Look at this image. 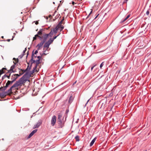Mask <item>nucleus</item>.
Instances as JSON below:
<instances>
[{
    "mask_svg": "<svg viewBox=\"0 0 151 151\" xmlns=\"http://www.w3.org/2000/svg\"><path fill=\"white\" fill-rule=\"evenodd\" d=\"M25 80L24 78L22 77L18 81H17L7 92L2 93L1 95L3 96H5L7 95L10 94L12 92V89L14 88H17L24 82Z\"/></svg>",
    "mask_w": 151,
    "mask_h": 151,
    "instance_id": "obj_1",
    "label": "nucleus"
},
{
    "mask_svg": "<svg viewBox=\"0 0 151 151\" xmlns=\"http://www.w3.org/2000/svg\"><path fill=\"white\" fill-rule=\"evenodd\" d=\"M53 35V32L52 31H51L50 32L47 34H45L43 35V36L42 37H43V41H45V42L48 36H50V37H51Z\"/></svg>",
    "mask_w": 151,
    "mask_h": 151,
    "instance_id": "obj_2",
    "label": "nucleus"
},
{
    "mask_svg": "<svg viewBox=\"0 0 151 151\" xmlns=\"http://www.w3.org/2000/svg\"><path fill=\"white\" fill-rule=\"evenodd\" d=\"M20 76H21V75L18 74H14L12 75L11 77V80H12L11 81L13 83Z\"/></svg>",
    "mask_w": 151,
    "mask_h": 151,
    "instance_id": "obj_3",
    "label": "nucleus"
},
{
    "mask_svg": "<svg viewBox=\"0 0 151 151\" xmlns=\"http://www.w3.org/2000/svg\"><path fill=\"white\" fill-rule=\"evenodd\" d=\"M63 118L62 117V114L61 113H59L58 114V124L61 125L63 124L62 120Z\"/></svg>",
    "mask_w": 151,
    "mask_h": 151,
    "instance_id": "obj_4",
    "label": "nucleus"
},
{
    "mask_svg": "<svg viewBox=\"0 0 151 151\" xmlns=\"http://www.w3.org/2000/svg\"><path fill=\"white\" fill-rule=\"evenodd\" d=\"M56 117L55 115H53L51 120V124L52 126H54L56 122Z\"/></svg>",
    "mask_w": 151,
    "mask_h": 151,
    "instance_id": "obj_5",
    "label": "nucleus"
},
{
    "mask_svg": "<svg viewBox=\"0 0 151 151\" xmlns=\"http://www.w3.org/2000/svg\"><path fill=\"white\" fill-rule=\"evenodd\" d=\"M42 123V121L41 120H39L37 123L35 124L33 126V128L35 129L36 128H38L39 126Z\"/></svg>",
    "mask_w": 151,
    "mask_h": 151,
    "instance_id": "obj_6",
    "label": "nucleus"
},
{
    "mask_svg": "<svg viewBox=\"0 0 151 151\" xmlns=\"http://www.w3.org/2000/svg\"><path fill=\"white\" fill-rule=\"evenodd\" d=\"M15 68V65L14 64L12 65L10 68V69L8 70V72H7V74L8 73H12L15 72V71L13 70V69L14 68Z\"/></svg>",
    "mask_w": 151,
    "mask_h": 151,
    "instance_id": "obj_7",
    "label": "nucleus"
},
{
    "mask_svg": "<svg viewBox=\"0 0 151 151\" xmlns=\"http://www.w3.org/2000/svg\"><path fill=\"white\" fill-rule=\"evenodd\" d=\"M52 42V41H50L49 40L47 42L45 43L44 45V47L46 48L47 49L48 48L49 45Z\"/></svg>",
    "mask_w": 151,
    "mask_h": 151,
    "instance_id": "obj_8",
    "label": "nucleus"
},
{
    "mask_svg": "<svg viewBox=\"0 0 151 151\" xmlns=\"http://www.w3.org/2000/svg\"><path fill=\"white\" fill-rule=\"evenodd\" d=\"M34 51L32 52V55L31 57V59L29 61V62L31 63V66H32V65L33 63H35V60L34 59Z\"/></svg>",
    "mask_w": 151,
    "mask_h": 151,
    "instance_id": "obj_9",
    "label": "nucleus"
},
{
    "mask_svg": "<svg viewBox=\"0 0 151 151\" xmlns=\"http://www.w3.org/2000/svg\"><path fill=\"white\" fill-rule=\"evenodd\" d=\"M58 30H60V29L58 27V26H57L55 28L53 29L52 30H51V31H52L53 32V34L54 33L55 34L57 32Z\"/></svg>",
    "mask_w": 151,
    "mask_h": 151,
    "instance_id": "obj_10",
    "label": "nucleus"
},
{
    "mask_svg": "<svg viewBox=\"0 0 151 151\" xmlns=\"http://www.w3.org/2000/svg\"><path fill=\"white\" fill-rule=\"evenodd\" d=\"M63 19H62L58 24V25L57 26H58V27L60 29V31H61L64 28L63 26H62L61 24H62V22Z\"/></svg>",
    "mask_w": 151,
    "mask_h": 151,
    "instance_id": "obj_11",
    "label": "nucleus"
},
{
    "mask_svg": "<svg viewBox=\"0 0 151 151\" xmlns=\"http://www.w3.org/2000/svg\"><path fill=\"white\" fill-rule=\"evenodd\" d=\"M12 83H12L11 81H8L6 83V85L4 87L5 89H4V90H5L6 88L9 86V85L12 84Z\"/></svg>",
    "mask_w": 151,
    "mask_h": 151,
    "instance_id": "obj_12",
    "label": "nucleus"
},
{
    "mask_svg": "<svg viewBox=\"0 0 151 151\" xmlns=\"http://www.w3.org/2000/svg\"><path fill=\"white\" fill-rule=\"evenodd\" d=\"M11 74L10 73H8L7 74V73L6 74H5L2 77V79H3L4 78H5L6 77H7L9 79L10 77V76Z\"/></svg>",
    "mask_w": 151,
    "mask_h": 151,
    "instance_id": "obj_13",
    "label": "nucleus"
},
{
    "mask_svg": "<svg viewBox=\"0 0 151 151\" xmlns=\"http://www.w3.org/2000/svg\"><path fill=\"white\" fill-rule=\"evenodd\" d=\"M45 42V41H42L40 43H39L37 45V46H38L39 47L38 50L39 49V48L41 46H42L43 44Z\"/></svg>",
    "mask_w": 151,
    "mask_h": 151,
    "instance_id": "obj_14",
    "label": "nucleus"
},
{
    "mask_svg": "<svg viewBox=\"0 0 151 151\" xmlns=\"http://www.w3.org/2000/svg\"><path fill=\"white\" fill-rule=\"evenodd\" d=\"M44 29H40L39 31L37 33L38 34H39L40 35H42V32L44 31Z\"/></svg>",
    "mask_w": 151,
    "mask_h": 151,
    "instance_id": "obj_15",
    "label": "nucleus"
},
{
    "mask_svg": "<svg viewBox=\"0 0 151 151\" xmlns=\"http://www.w3.org/2000/svg\"><path fill=\"white\" fill-rule=\"evenodd\" d=\"M6 70V68H3L1 69L0 70V74L1 75L5 72V71H3V70Z\"/></svg>",
    "mask_w": 151,
    "mask_h": 151,
    "instance_id": "obj_16",
    "label": "nucleus"
},
{
    "mask_svg": "<svg viewBox=\"0 0 151 151\" xmlns=\"http://www.w3.org/2000/svg\"><path fill=\"white\" fill-rule=\"evenodd\" d=\"M37 68V66H35L33 68V70L32 71H31L30 72V73L31 74H32L35 71V70Z\"/></svg>",
    "mask_w": 151,
    "mask_h": 151,
    "instance_id": "obj_17",
    "label": "nucleus"
},
{
    "mask_svg": "<svg viewBox=\"0 0 151 151\" xmlns=\"http://www.w3.org/2000/svg\"><path fill=\"white\" fill-rule=\"evenodd\" d=\"M13 60L14 61H13L14 64L15 65L18 62V59L17 58L16 59L15 58H13Z\"/></svg>",
    "mask_w": 151,
    "mask_h": 151,
    "instance_id": "obj_18",
    "label": "nucleus"
},
{
    "mask_svg": "<svg viewBox=\"0 0 151 151\" xmlns=\"http://www.w3.org/2000/svg\"><path fill=\"white\" fill-rule=\"evenodd\" d=\"M96 139V138H95L92 140V141H91V142L90 143V146H91L93 145V144L95 142V141Z\"/></svg>",
    "mask_w": 151,
    "mask_h": 151,
    "instance_id": "obj_19",
    "label": "nucleus"
},
{
    "mask_svg": "<svg viewBox=\"0 0 151 151\" xmlns=\"http://www.w3.org/2000/svg\"><path fill=\"white\" fill-rule=\"evenodd\" d=\"M27 64H28V65L27 67V68L25 69L26 70L27 72H28L29 71V70H30V69H31V66L30 65V67H29V63H28Z\"/></svg>",
    "mask_w": 151,
    "mask_h": 151,
    "instance_id": "obj_20",
    "label": "nucleus"
},
{
    "mask_svg": "<svg viewBox=\"0 0 151 151\" xmlns=\"http://www.w3.org/2000/svg\"><path fill=\"white\" fill-rule=\"evenodd\" d=\"M73 97L72 96H71L69 99V103H71L73 101Z\"/></svg>",
    "mask_w": 151,
    "mask_h": 151,
    "instance_id": "obj_21",
    "label": "nucleus"
},
{
    "mask_svg": "<svg viewBox=\"0 0 151 151\" xmlns=\"http://www.w3.org/2000/svg\"><path fill=\"white\" fill-rule=\"evenodd\" d=\"M35 63L36 64V65L35 66H37V67L38 65L40 63V60H39V59H38L37 60H35Z\"/></svg>",
    "mask_w": 151,
    "mask_h": 151,
    "instance_id": "obj_22",
    "label": "nucleus"
},
{
    "mask_svg": "<svg viewBox=\"0 0 151 151\" xmlns=\"http://www.w3.org/2000/svg\"><path fill=\"white\" fill-rule=\"evenodd\" d=\"M59 34L57 36H55V37H54L52 39L51 38L50 40V41H51L52 42L59 35Z\"/></svg>",
    "mask_w": 151,
    "mask_h": 151,
    "instance_id": "obj_23",
    "label": "nucleus"
},
{
    "mask_svg": "<svg viewBox=\"0 0 151 151\" xmlns=\"http://www.w3.org/2000/svg\"><path fill=\"white\" fill-rule=\"evenodd\" d=\"M21 70H22V73H19V75H21V76L22 75V74H23L25 72L27 71L26 70H22V69H20Z\"/></svg>",
    "mask_w": 151,
    "mask_h": 151,
    "instance_id": "obj_24",
    "label": "nucleus"
},
{
    "mask_svg": "<svg viewBox=\"0 0 151 151\" xmlns=\"http://www.w3.org/2000/svg\"><path fill=\"white\" fill-rule=\"evenodd\" d=\"M75 139L77 141H79V136L78 135H77L75 137Z\"/></svg>",
    "mask_w": 151,
    "mask_h": 151,
    "instance_id": "obj_25",
    "label": "nucleus"
},
{
    "mask_svg": "<svg viewBox=\"0 0 151 151\" xmlns=\"http://www.w3.org/2000/svg\"><path fill=\"white\" fill-rule=\"evenodd\" d=\"M37 129H35L33 131H32V132H31L33 134H34L37 131Z\"/></svg>",
    "mask_w": 151,
    "mask_h": 151,
    "instance_id": "obj_26",
    "label": "nucleus"
},
{
    "mask_svg": "<svg viewBox=\"0 0 151 151\" xmlns=\"http://www.w3.org/2000/svg\"><path fill=\"white\" fill-rule=\"evenodd\" d=\"M34 134H32V132H31L30 134H29V136H28V138H30Z\"/></svg>",
    "mask_w": 151,
    "mask_h": 151,
    "instance_id": "obj_27",
    "label": "nucleus"
},
{
    "mask_svg": "<svg viewBox=\"0 0 151 151\" xmlns=\"http://www.w3.org/2000/svg\"><path fill=\"white\" fill-rule=\"evenodd\" d=\"M26 50H27L26 48H25L24 50L23 51V54H24V53H25V52L26 51Z\"/></svg>",
    "mask_w": 151,
    "mask_h": 151,
    "instance_id": "obj_28",
    "label": "nucleus"
},
{
    "mask_svg": "<svg viewBox=\"0 0 151 151\" xmlns=\"http://www.w3.org/2000/svg\"><path fill=\"white\" fill-rule=\"evenodd\" d=\"M38 59H39V60H40V59L41 58V56H39L37 57Z\"/></svg>",
    "mask_w": 151,
    "mask_h": 151,
    "instance_id": "obj_29",
    "label": "nucleus"
},
{
    "mask_svg": "<svg viewBox=\"0 0 151 151\" xmlns=\"http://www.w3.org/2000/svg\"><path fill=\"white\" fill-rule=\"evenodd\" d=\"M96 65H94L93 66H92L91 67V71H92V70H93V68H94V67Z\"/></svg>",
    "mask_w": 151,
    "mask_h": 151,
    "instance_id": "obj_30",
    "label": "nucleus"
},
{
    "mask_svg": "<svg viewBox=\"0 0 151 151\" xmlns=\"http://www.w3.org/2000/svg\"><path fill=\"white\" fill-rule=\"evenodd\" d=\"M45 52H46V51H44L43 52L42 55H43V54L46 55L48 53H45Z\"/></svg>",
    "mask_w": 151,
    "mask_h": 151,
    "instance_id": "obj_31",
    "label": "nucleus"
},
{
    "mask_svg": "<svg viewBox=\"0 0 151 151\" xmlns=\"http://www.w3.org/2000/svg\"><path fill=\"white\" fill-rule=\"evenodd\" d=\"M146 14L147 15H148L149 14V11L148 10H147L146 12Z\"/></svg>",
    "mask_w": 151,
    "mask_h": 151,
    "instance_id": "obj_32",
    "label": "nucleus"
},
{
    "mask_svg": "<svg viewBox=\"0 0 151 151\" xmlns=\"http://www.w3.org/2000/svg\"><path fill=\"white\" fill-rule=\"evenodd\" d=\"M37 53H38V51H37V50H36V51H35V52L34 53H33V54H37Z\"/></svg>",
    "mask_w": 151,
    "mask_h": 151,
    "instance_id": "obj_33",
    "label": "nucleus"
},
{
    "mask_svg": "<svg viewBox=\"0 0 151 151\" xmlns=\"http://www.w3.org/2000/svg\"><path fill=\"white\" fill-rule=\"evenodd\" d=\"M38 37L40 40H41L42 39V37H41L40 35Z\"/></svg>",
    "mask_w": 151,
    "mask_h": 151,
    "instance_id": "obj_34",
    "label": "nucleus"
},
{
    "mask_svg": "<svg viewBox=\"0 0 151 151\" xmlns=\"http://www.w3.org/2000/svg\"><path fill=\"white\" fill-rule=\"evenodd\" d=\"M130 16V15H128L125 18H126V19H127Z\"/></svg>",
    "mask_w": 151,
    "mask_h": 151,
    "instance_id": "obj_35",
    "label": "nucleus"
},
{
    "mask_svg": "<svg viewBox=\"0 0 151 151\" xmlns=\"http://www.w3.org/2000/svg\"><path fill=\"white\" fill-rule=\"evenodd\" d=\"M39 36H40V35H39V34H38V33H37V34L36 35H35V37H39Z\"/></svg>",
    "mask_w": 151,
    "mask_h": 151,
    "instance_id": "obj_36",
    "label": "nucleus"
},
{
    "mask_svg": "<svg viewBox=\"0 0 151 151\" xmlns=\"http://www.w3.org/2000/svg\"><path fill=\"white\" fill-rule=\"evenodd\" d=\"M103 62H102L100 65V68H101V67L103 66Z\"/></svg>",
    "mask_w": 151,
    "mask_h": 151,
    "instance_id": "obj_37",
    "label": "nucleus"
},
{
    "mask_svg": "<svg viewBox=\"0 0 151 151\" xmlns=\"http://www.w3.org/2000/svg\"><path fill=\"white\" fill-rule=\"evenodd\" d=\"M127 19H126V18H125L122 21V22H124V21H125Z\"/></svg>",
    "mask_w": 151,
    "mask_h": 151,
    "instance_id": "obj_38",
    "label": "nucleus"
},
{
    "mask_svg": "<svg viewBox=\"0 0 151 151\" xmlns=\"http://www.w3.org/2000/svg\"><path fill=\"white\" fill-rule=\"evenodd\" d=\"M91 98H90L87 101V102L86 103V105H85V106H86V105L88 103V102L89 101V100Z\"/></svg>",
    "mask_w": 151,
    "mask_h": 151,
    "instance_id": "obj_39",
    "label": "nucleus"
},
{
    "mask_svg": "<svg viewBox=\"0 0 151 151\" xmlns=\"http://www.w3.org/2000/svg\"><path fill=\"white\" fill-rule=\"evenodd\" d=\"M33 40H36V37H35H35H34L33 38Z\"/></svg>",
    "mask_w": 151,
    "mask_h": 151,
    "instance_id": "obj_40",
    "label": "nucleus"
},
{
    "mask_svg": "<svg viewBox=\"0 0 151 151\" xmlns=\"http://www.w3.org/2000/svg\"><path fill=\"white\" fill-rule=\"evenodd\" d=\"M75 4V3L73 1L72 2V4L74 5Z\"/></svg>",
    "mask_w": 151,
    "mask_h": 151,
    "instance_id": "obj_41",
    "label": "nucleus"
},
{
    "mask_svg": "<svg viewBox=\"0 0 151 151\" xmlns=\"http://www.w3.org/2000/svg\"><path fill=\"white\" fill-rule=\"evenodd\" d=\"M24 55V54H23L21 56L20 58H22V57Z\"/></svg>",
    "mask_w": 151,
    "mask_h": 151,
    "instance_id": "obj_42",
    "label": "nucleus"
},
{
    "mask_svg": "<svg viewBox=\"0 0 151 151\" xmlns=\"http://www.w3.org/2000/svg\"><path fill=\"white\" fill-rule=\"evenodd\" d=\"M7 41H8V42H9V41H10V39H7Z\"/></svg>",
    "mask_w": 151,
    "mask_h": 151,
    "instance_id": "obj_43",
    "label": "nucleus"
},
{
    "mask_svg": "<svg viewBox=\"0 0 151 151\" xmlns=\"http://www.w3.org/2000/svg\"><path fill=\"white\" fill-rule=\"evenodd\" d=\"M92 10L91 12H90V13H89V14L88 16H89V15L91 14L92 13Z\"/></svg>",
    "mask_w": 151,
    "mask_h": 151,
    "instance_id": "obj_44",
    "label": "nucleus"
},
{
    "mask_svg": "<svg viewBox=\"0 0 151 151\" xmlns=\"http://www.w3.org/2000/svg\"><path fill=\"white\" fill-rule=\"evenodd\" d=\"M38 22H36V23H35V24H38Z\"/></svg>",
    "mask_w": 151,
    "mask_h": 151,
    "instance_id": "obj_45",
    "label": "nucleus"
},
{
    "mask_svg": "<svg viewBox=\"0 0 151 151\" xmlns=\"http://www.w3.org/2000/svg\"><path fill=\"white\" fill-rule=\"evenodd\" d=\"M28 51L27 52V56H28Z\"/></svg>",
    "mask_w": 151,
    "mask_h": 151,
    "instance_id": "obj_46",
    "label": "nucleus"
},
{
    "mask_svg": "<svg viewBox=\"0 0 151 151\" xmlns=\"http://www.w3.org/2000/svg\"><path fill=\"white\" fill-rule=\"evenodd\" d=\"M99 15V14H98L95 18H96L97 17H98V15Z\"/></svg>",
    "mask_w": 151,
    "mask_h": 151,
    "instance_id": "obj_47",
    "label": "nucleus"
},
{
    "mask_svg": "<svg viewBox=\"0 0 151 151\" xmlns=\"http://www.w3.org/2000/svg\"><path fill=\"white\" fill-rule=\"evenodd\" d=\"M34 57L35 58H36V57H37V56H34Z\"/></svg>",
    "mask_w": 151,
    "mask_h": 151,
    "instance_id": "obj_48",
    "label": "nucleus"
},
{
    "mask_svg": "<svg viewBox=\"0 0 151 151\" xmlns=\"http://www.w3.org/2000/svg\"><path fill=\"white\" fill-rule=\"evenodd\" d=\"M76 83V82H75V83H73V85H74V84H75Z\"/></svg>",
    "mask_w": 151,
    "mask_h": 151,
    "instance_id": "obj_49",
    "label": "nucleus"
},
{
    "mask_svg": "<svg viewBox=\"0 0 151 151\" xmlns=\"http://www.w3.org/2000/svg\"><path fill=\"white\" fill-rule=\"evenodd\" d=\"M128 0H126V1H125L127 2Z\"/></svg>",
    "mask_w": 151,
    "mask_h": 151,
    "instance_id": "obj_50",
    "label": "nucleus"
},
{
    "mask_svg": "<svg viewBox=\"0 0 151 151\" xmlns=\"http://www.w3.org/2000/svg\"><path fill=\"white\" fill-rule=\"evenodd\" d=\"M2 37V38H4V36H2V37Z\"/></svg>",
    "mask_w": 151,
    "mask_h": 151,
    "instance_id": "obj_51",
    "label": "nucleus"
},
{
    "mask_svg": "<svg viewBox=\"0 0 151 151\" xmlns=\"http://www.w3.org/2000/svg\"><path fill=\"white\" fill-rule=\"evenodd\" d=\"M5 70H3V71H5Z\"/></svg>",
    "mask_w": 151,
    "mask_h": 151,
    "instance_id": "obj_52",
    "label": "nucleus"
},
{
    "mask_svg": "<svg viewBox=\"0 0 151 151\" xmlns=\"http://www.w3.org/2000/svg\"><path fill=\"white\" fill-rule=\"evenodd\" d=\"M13 37H14L13 36ZM13 40V38H12V40Z\"/></svg>",
    "mask_w": 151,
    "mask_h": 151,
    "instance_id": "obj_53",
    "label": "nucleus"
},
{
    "mask_svg": "<svg viewBox=\"0 0 151 151\" xmlns=\"http://www.w3.org/2000/svg\"><path fill=\"white\" fill-rule=\"evenodd\" d=\"M53 3L54 4H55V2H53Z\"/></svg>",
    "mask_w": 151,
    "mask_h": 151,
    "instance_id": "obj_54",
    "label": "nucleus"
},
{
    "mask_svg": "<svg viewBox=\"0 0 151 151\" xmlns=\"http://www.w3.org/2000/svg\"><path fill=\"white\" fill-rule=\"evenodd\" d=\"M1 89V88H0V90Z\"/></svg>",
    "mask_w": 151,
    "mask_h": 151,
    "instance_id": "obj_55",
    "label": "nucleus"
}]
</instances>
